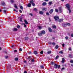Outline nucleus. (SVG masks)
<instances>
[{"label": "nucleus", "instance_id": "nucleus-31", "mask_svg": "<svg viewBox=\"0 0 73 73\" xmlns=\"http://www.w3.org/2000/svg\"><path fill=\"white\" fill-rule=\"evenodd\" d=\"M58 57H59V56L58 55L55 58L56 59H58Z\"/></svg>", "mask_w": 73, "mask_h": 73}, {"label": "nucleus", "instance_id": "nucleus-1", "mask_svg": "<svg viewBox=\"0 0 73 73\" xmlns=\"http://www.w3.org/2000/svg\"><path fill=\"white\" fill-rule=\"evenodd\" d=\"M66 6L67 8H68V9L69 11V13H71V10L70 9V6H69V4H67L66 5Z\"/></svg>", "mask_w": 73, "mask_h": 73}, {"label": "nucleus", "instance_id": "nucleus-8", "mask_svg": "<svg viewBox=\"0 0 73 73\" xmlns=\"http://www.w3.org/2000/svg\"><path fill=\"white\" fill-rule=\"evenodd\" d=\"M59 11L60 12V13H61L62 12V8L61 7H59Z\"/></svg>", "mask_w": 73, "mask_h": 73}, {"label": "nucleus", "instance_id": "nucleus-2", "mask_svg": "<svg viewBox=\"0 0 73 73\" xmlns=\"http://www.w3.org/2000/svg\"><path fill=\"white\" fill-rule=\"evenodd\" d=\"M54 68L55 69H60V65H57V64H55L54 65Z\"/></svg>", "mask_w": 73, "mask_h": 73}, {"label": "nucleus", "instance_id": "nucleus-26", "mask_svg": "<svg viewBox=\"0 0 73 73\" xmlns=\"http://www.w3.org/2000/svg\"><path fill=\"white\" fill-rule=\"evenodd\" d=\"M40 67L41 68V69H43L44 68V66L42 65H41L40 66Z\"/></svg>", "mask_w": 73, "mask_h": 73}, {"label": "nucleus", "instance_id": "nucleus-23", "mask_svg": "<svg viewBox=\"0 0 73 73\" xmlns=\"http://www.w3.org/2000/svg\"><path fill=\"white\" fill-rule=\"evenodd\" d=\"M34 53L35 54H38V53L36 51H34Z\"/></svg>", "mask_w": 73, "mask_h": 73}, {"label": "nucleus", "instance_id": "nucleus-28", "mask_svg": "<svg viewBox=\"0 0 73 73\" xmlns=\"http://www.w3.org/2000/svg\"><path fill=\"white\" fill-rule=\"evenodd\" d=\"M48 4H49V5H51V4H52V2H49L48 3Z\"/></svg>", "mask_w": 73, "mask_h": 73}, {"label": "nucleus", "instance_id": "nucleus-41", "mask_svg": "<svg viewBox=\"0 0 73 73\" xmlns=\"http://www.w3.org/2000/svg\"><path fill=\"white\" fill-rule=\"evenodd\" d=\"M28 39V37H26L25 38V40H27Z\"/></svg>", "mask_w": 73, "mask_h": 73}, {"label": "nucleus", "instance_id": "nucleus-62", "mask_svg": "<svg viewBox=\"0 0 73 73\" xmlns=\"http://www.w3.org/2000/svg\"><path fill=\"white\" fill-rule=\"evenodd\" d=\"M14 52H17V50H14Z\"/></svg>", "mask_w": 73, "mask_h": 73}, {"label": "nucleus", "instance_id": "nucleus-27", "mask_svg": "<svg viewBox=\"0 0 73 73\" xmlns=\"http://www.w3.org/2000/svg\"><path fill=\"white\" fill-rule=\"evenodd\" d=\"M15 61H18V60H19V59H18V58H15Z\"/></svg>", "mask_w": 73, "mask_h": 73}, {"label": "nucleus", "instance_id": "nucleus-53", "mask_svg": "<svg viewBox=\"0 0 73 73\" xmlns=\"http://www.w3.org/2000/svg\"><path fill=\"white\" fill-rule=\"evenodd\" d=\"M30 15H31V16H33V15H32V14L31 13H30L29 14Z\"/></svg>", "mask_w": 73, "mask_h": 73}, {"label": "nucleus", "instance_id": "nucleus-54", "mask_svg": "<svg viewBox=\"0 0 73 73\" xmlns=\"http://www.w3.org/2000/svg\"><path fill=\"white\" fill-rule=\"evenodd\" d=\"M63 69H65V68L64 67L62 68L61 69L62 71V70H63Z\"/></svg>", "mask_w": 73, "mask_h": 73}, {"label": "nucleus", "instance_id": "nucleus-11", "mask_svg": "<svg viewBox=\"0 0 73 73\" xmlns=\"http://www.w3.org/2000/svg\"><path fill=\"white\" fill-rule=\"evenodd\" d=\"M38 35L39 36H42V34L41 33V32H40V33H38Z\"/></svg>", "mask_w": 73, "mask_h": 73}, {"label": "nucleus", "instance_id": "nucleus-63", "mask_svg": "<svg viewBox=\"0 0 73 73\" xmlns=\"http://www.w3.org/2000/svg\"><path fill=\"white\" fill-rule=\"evenodd\" d=\"M29 54H31V52H29Z\"/></svg>", "mask_w": 73, "mask_h": 73}, {"label": "nucleus", "instance_id": "nucleus-6", "mask_svg": "<svg viewBox=\"0 0 73 73\" xmlns=\"http://www.w3.org/2000/svg\"><path fill=\"white\" fill-rule=\"evenodd\" d=\"M53 12V9H51V10H50L49 11V13H50V14L52 13Z\"/></svg>", "mask_w": 73, "mask_h": 73}, {"label": "nucleus", "instance_id": "nucleus-52", "mask_svg": "<svg viewBox=\"0 0 73 73\" xmlns=\"http://www.w3.org/2000/svg\"><path fill=\"white\" fill-rule=\"evenodd\" d=\"M3 11L4 13H6V12L7 11V10H4Z\"/></svg>", "mask_w": 73, "mask_h": 73}, {"label": "nucleus", "instance_id": "nucleus-46", "mask_svg": "<svg viewBox=\"0 0 73 73\" xmlns=\"http://www.w3.org/2000/svg\"><path fill=\"white\" fill-rule=\"evenodd\" d=\"M32 4L33 6H35V4L34 3H32Z\"/></svg>", "mask_w": 73, "mask_h": 73}, {"label": "nucleus", "instance_id": "nucleus-34", "mask_svg": "<svg viewBox=\"0 0 73 73\" xmlns=\"http://www.w3.org/2000/svg\"><path fill=\"white\" fill-rule=\"evenodd\" d=\"M5 58L6 59H7V58H8V56H5Z\"/></svg>", "mask_w": 73, "mask_h": 73}, {"label": "nucleus", "instance_id": "nucleus-43", "mask_svg": "<svg viewBox=\"0 0 73 73\" xmlns=\"http://www.w3.org/2000/svg\"><path fill=\"white\" fill-rule=\"evenodd\" d=\"M34 11H37V9L36 8L34 9Z\"/></svg>", "mask_w": 73, "mask_h": 73}, {"label": "nucleus", "instance_id": "nucleus-50", "mask_svg": "<svg viewBox=\"0 0 73 73\" xmlns=\"http://www.w3.org/2000/svg\"><path fill=\"white\" fill-rule=\"evenodd\" d=\"M19 51H22V49L21 48H19Z\"/></svg>", "mask_w": 73, "mask_h": 73}, {"label": "nucleus", "instance_id": "nucleus-49", "mask_svg": "<svg viewBox=\"0 0 73 73\" xmlns=\"http://www.w3.org/2000/svg\"><path fill=\"white\" fill-rule=\"evenodd\" d=\"M46 13V15L48 16L49 15V13Z\"/></svg>", "mask_w": 73, "mask_h": 73}, {"label": "nucleus", "instance_id": "nucleus-7", "mask_svg": "<svg viewBox=\"0 0 73 73\" xmlns=\"http://www.w3.org/2000/svg\"><path fill=\"white\" fill-rule=\"evenodd\" d=\"M43 6H45V5H46V2H43L42 4Z\"/></svg>", "mask_w": 73, "mask_h": 73}, {"label": "nucleus", "instance_id": "nucleus-5", "mask_svg": "<svg viewBox=\"0 0 73 73\" xmlns=\"http://www.w3.org/2000/svg\"><path fill=\"white\" fill-rule=\"evenodd\" d=\"M48 30L50 32H52V30L49 27L48 28Z\"/></svg>", "mask_w": 73, "mask_h": 73}, {"label": "nucleus", "instance_id": "nucleus-20", "mask_svg": "<svg viewBox=\"0 0 73 73\" xmlns=\"http://www.w3.org/2000/svg\"><path fill=\"white\" fill-rule=\"evenodd\" d=\"M38 29H42V27L41 26H38Z\"/></svg>", "mask_w": 73, "mask_h": 73}, {"label": "nucleus", "instance_id": "nucleus-17", "mask_svg": "<svg viewBox=\"0 0 73 73\" xmlns=\"http://www.w3.org/2000/svg\"><path fill=\"white\" fill-rule=\"evenodd\" d=\"M52 28H54V29H56V26L55 25H52Z\"/></svg>", "mask_w": 73, "mask_h": 73}, {"label": "nucleus", "instance_id": "nucleus-22", "mask_svg": "<svg viewBox=\"0 0 73 73\" xmlns=\"http://www.w3.org/2000/svg\"><path fill=\"white\" fill-rule=\"evenodd\" d=\"M64 60H65V59H64V58H62V60L61 61L62 62V63H64Z\"/></svg>", "mask_w": 73, "mask_h": 73}, {"label": "nucleus", "instance_id": "nucleus-56", "mask_svg": "<svg viewBox=\"0 0 73 73\" xmlns=\"http://www.w3.org/2000/svg\"><path fill=\"white\" fill-rule=\"evenodd\" d=\"M13 11H15V12H18L17 11H16V9H14Z\"/></svg>", "mask_w": 73, "mask_h": 73}, {"label": "nucleus", "instance_id": "nucleus-40", "mask_svg": "<svg viewBox=\"0 0 73 73\" xmlns=\"http://www.w3.org/2000/svg\"><path fill=\"white\" fill-rule=\"evenodd\" d=\"M47 53H48V54H50V53H51V51H50L48 52Z\"/></svg>", "mask_w": 73, "mask_h": 73}, {"label": "nucleus", "instance_id": "nucleus-59", "mask_svg": "<svg viewBox=\"0 0 73 73\" xmlns=\"http://www.w3.org/2000/svg\"><path fill=\"white\" fill-rule=\"evenodd\" d=\"M71 37H73V34H72L71 35Z\"/></svg>", "mask_w": 73, "mask_h": 73}, {"label": "nucleus", "instance_id": "nucleus-35", "mask_svg": "<svg viewBox=\"0 0 73 73\" xmlns=\"http://www.w3.org/2000/svg\"><path fill=\"white\" fill-rule=\"evenodd\" d=\"M23 25H24V27H25V28H26V27H27V25H25V24L23 23Z\"/></svg>", "mask_w": 73, "mask_h": 73}, {"label": "nucleus", "instance_id": "nucleus-42", "mask_svg": "<svg viewBox=\"0 0 73 73\" xmlns=\"http://www.w3.org/2000/svg\"><path fill=\"white\" fill-rule=\"evenodd\" d=\"M2 5H5V4L4 3H2Z\"/></svg>", "mask_w": 73, "mask_h": 73}, {"label": "nucleus", "instance_id": "nucleus-10", "mask_svg": "<svg viewBox=\"0 0 73 73\" xmlns=\"http://www.w3.org/2000/svg\"><path fill=\"white\" fill-rule=\"evenodd\" d=\"M34 3V1L33 0H31L30 1V3H31V4H33V3Z\"/></svg>", "mask_w": 73, "mask_h": 73}, {"label": "nucleus", "instance_id": "nucleus-3", "mask_svg": "<svg viewBox=\"0 0 73 73\" xmlns=\"http://www.w3.org/2000/svg\"><path fill=\"white\" fill-rule=\"evenodd\" d=\"M54 19L55 20V21H58V19H59V17H58V16H56L54 17Z\"/></svg>", "mask_w": 73, "mask_h": 73}, {"label": "nucleus", "instance_id": "nucleus-61", "mask_svg": "<svg viewBox=\"0 0 73 73\" xmlns=\"http://www.w3.org/2000/svg\"><path fill=\"white\" fill-rule=\"evenodd\" d=\"M24 73H27V72L26 71H25L24 72Z\"/></svg>", "mask_w": 73, "mask_h": 73}, {"label": "nucleus", "instance_id": "nucleus-12", "mask_svg": "<svg viewBox=\"0 0 73 73\" xmlns=\"http://www.w3.org/2000/svg\"><path fill=\"white\" fill-rule=\"evenodd\" d=\"M24 22L26 24H28V22H27V21L26 20H24Z\"/></svg>", "mask_w": 73, "mask_h": 73}, {"label": "nucleus", "instance_id": "nucleus-38", "mask_svg": "<svg viewBox=\"0 0 73 73\" xmlns=\"http://www.w3.org/2000/svg\"><path fill=\"white\" fill-rule=\"evenodd\" d=\"M40 54H43V51H41L40 52Z\"/></svg>", "mask_w": 73, "mask_h": 73}, {"label": "nucleus", "instance_id": "nucleus-4", "mask_svg": "<svg viewBox=\"0 0 73 73\" xmlns=\"http://www.w3.org/2000/svg\"><path fill=\"white\" fill-rule=\"evenodd\" d=\"M40 33H42V35H44V34L45 33V31H42L40 32Z\"/></svg>", "mask_w": 73, "mask_h": 73}, {"label": "nucleus", "instance_id": "nucleus-37", "mask_svg": "<svg viewBox=\"0 0 73 73\" xmlns=\"http://www.w3.org/2000/svg\"><path fill=\"white\" fill-rule=\"evenodd\" d=\"M66 25H68V26H69V25H70V24L69 23H66Z\"/></svg>", "mask_w": 73, "mask_h": 73}, {"label": "nucleus", "instance_id": "nucleus-44", "mask_svg": "<svg viewBox=\"0 0 73 73\" xmlns=\"http://www.w3.org/2000/svg\"><path fill=\"white\" fill-rule=\"evenodd\" d=\"M59 53L61 54H62V53H63V52L62 51H60V52H59Z\"/></svg>", "mask_w": 73, "mask_h": 73}, {"label": "nucleus", "instance_id": "nucleus-29", "mask_svg": "<svg viewBox=\"0 0 73 73\" xmlns=\"http://www.w3.org/2000/svg\"><path fill=\"white\" fill-rule=\"evenodd\" d=\"M52 44L53 46H54L56 44V43H55L54 42H53V43H52Z\"/></svg>", "mask_w": 73, "mask_h": 73}, {"label": "nucleus", "instance_id": "nucleus-36", "mask_svg": "<svg viewBox=\"0 0 73 73\" xmlns=\"http://www.w3.org/2000/svg\"><path fill=\"white\" fill-rule=\"evenodd\" d=\"M22 19H23V18H20V21H21V22H22V21H22Z\"/></svg>", "mask_w": 73, "mask_h": 73}, {"label": "nucleus", "instance_id": "nucleus-58", "mask_svg": "<svg viewBox=\"0 0 73 73\" xmlns=\"http://www.w3.org/2000/svg\"><path fill=\"white\" fill-rule=\"evenodd\" d=\"M19 11L20 12V13H22V11H21V10H19Z\"/></svg>", "mask_w": 73, "mask_h": 73}, {"label": "nucleus", "instance_id": "nucleus-30", "mask_svg": "<svg viewBox=\"0 0 73 73\" xmlns=\"http://www.w3.org/2000/svg\"><path fill=\"white\" fill-rule=\"evenodd\" d=\"M55 11L56 12H57V13H58V9H56Z\"/></svg>", "mask_w": 73, "mask_h": 73}, {"label": "nucleus", "instance_id": "nucleus-60", "mask_svg": "<svg viewBox=\"0 0 73 73\" xmlns=\"http://www.w3.org/2000/svg\"><path fill=\"white\" fill-rule=\"evenodd\" d=\"M69 50H72V49H71V48H69Z\"/></svg>", "mask_w": 73, "mask_h": 73}, {"label": "nucleus", "instance_id": "nucleus-39", "mask_svg": "<svg viewBox=\"0 0 73 73\" xmlns=\"http://www.w3.org/2000/svg\"><path fill=\"white\" fill-rule=\"evenodd\" d=\"M65 39H66V40H68V36H66V37H65Z\"/></svg>", "mask_w": 73, "mask_h": 73}, {"label": "nucleus", "instance_id": "nucleus-14", "mask_svg": "<svg viewBox=\"0 0 73 73\" xmlns=\"http://www.w3.org/2000/svg\"><path fill=\"white\" fill-rule=\"evenodd\" d=\"M59 47V46L58 45H56L55 47V48L56 49H57Z\"/></svg>", "mask_w": 73, "mask_h": 73}, {"label": "nucleus", "instance_id": "nucleus-15", "mask_svg": "<svg viewBox=\"0 0 73 73\" xmlns=\"http://www.w3.org/2000/svg\"><path fill=\"white\" fill-rule=\"evenodd\" d=\"M63 21V19H60L58 21V22L59 23H60V22H61V21Z\"/></svg>", "mask_w": 73, "mask_h": 73}, {"label": "nucleus", "instance_id": "nucleus-55", "mask_svg": "<svg viewBox=\"0 0 73 73\" xmlns=\"http://www.w3.org/2000/svg\"><path fill=\"white\" fill-rule=\"evenodd\" d=\"M64 45H65V44H62V46L63 47H64Z\"/></svg>", "mask_w": 73, "mask_h": 73}, {"label": "nucleus", "instance_id": "nucleus-64", "mask_svg": "<svg viewBox=\"0 0 73 73\" xmlns=\"http://www.w3.org/2000/svg\"><path fill=\"white\" fill-rule=\"evenodd\" d=\"M44 1H45L48 2V0H44Z\"/></svg>", "mask_w": 73, "mask_h": 73}, {"label": "nucleus", "instance_id": "nucleus-45", "mask_svg": "<svg viewBox=\"0 0 73 73\" xmlns=\"http://www.w3.org/2000/svg\"><path fill=\"white\" fill-rule=\"evenodd\" d=\"M31 60V62H35V60H34V59H33L32 60Z\"/></svg>", "mask_w": 73, "mask_h": 73}, {"label": "nucleus", "instance_id": "nucleus-16", "mask_svg": "<svg viewBox=\"0 0 73 73\" xmlns=\"http://www.w3.org/2000/svg\"><path fill=\"white\" fill-rule=\"evenodd\" d=\"M68 57H70V58H72V54H69Z\"/></svg>", "mask_w": 73, "mask_h": 73}, {"label": "nucleus", "instance_id": "nucleus-32", "mask_svg": "<svg viewBox=\"0 0 73 73\" xmlns=\"http://www.w3.org/2000/svg\"><path fill=\"white\" fill-rule=\"evenodd\" d=\"M20 8H21L22 10L23 9V6H21L20 7Z\"/></svg>", "mask_w": 73, "mask_h": 73}, {"label": "nucleus", "instance_id": "nucleus-18", "mask_svg": "<svg viewBox=\"0 0 73 73\" xmlns=\"http://www.w3.org/2000/svg\"><path fill=\"white\" fill-rule=\"evenodd\" d=\"M62 26H63V27H66V24L65 23H63L62 24Z\"/></svg>", "mask_w": 73, "mask_h": 73}, {"label": "nucleus", "instance_id": "nucleus-48", "mask_svg": "<svg viewBox=\"0 0 73 73\" xmlns=\"http://www.w3.org/2000/svg\"><path fill=\"white\" fill-rule=\"evenodd\" d=\"M17 27V28H20V26L19 25H18Z\"/></svg>", "mask_w": 73, "mask_h": 73}, {"label": "nucleus", "instance_id": "nucleus-24", "mask_svg": "<svg viewBox=\"0 0 73 73\" xmlns=\"http://www.w3.org/2000/svg\"><path fill=\"white\" fill-rule=\"evenodd\" d=\"M31 3H29L27 7H31Z\"/></svg>", "mask_w": 73, "mask_h": 73}, {"label": "nucleus", "instance_id": "nucleus-33", "mask_svg": "<svg viewBox=\"0 0 73 73\" xmlns=\"http://www.w3.org/2000/svg\"><path fill=\"white\" fill-rule=\"evenodd\" d=\"M29 59V61H30V60H31V57L30 56H29L27 58V59Z\"/></svg>", "mask_w": 73, "mask_h": 73}, {"label": "nucleus", "instance_id": "nucleus-13", "mask_svg": "<svg viewBox=\"0 0 73 73\" xmlns=\"http://www.w3.org/2000/svg\"><path fill=\"white\" fill-rule=\"evenodd\" d=\"M42 10H43V11H47V9L43 8L42 9Z\"/></svg>", "mask_w": 73, "mask_h": 73}, {"label": "nucleus", "instance_id": "nucleus-47", "mask_svg": "<svg viewBox=\"0 0 73 73\" xmlns=\"http://www.w3.org/2000/svg\"><path fill=\"white\" fill-rule=\"evenodd\" d=\"M51 64H52V65H53L54 64V63L53 62H51Z\"/></svg>", "mask_w": 73, "mask_h": 73}, {"label": "nucleus", "instance_id": "nucleus-51", "mask_svg": "<svg viewBox=\"0 0 73 73\" xmlns=\"http://www.w3.org/2000/svg\"><path fill=\"white\" fill-rule=\"evenodd\" d=\"M70 62L71 63H73V60H71L70 61Z\"/></svg>", "mask_w": 73, "mask_h": 73}, {"label": "nucleus", "instance_id": "nucleus-25", "mask_svg": "<svg viewBox=\"0 0 73 73\" xmlns=\"http://www.w3.org/2000/svg\"><path fill=\"white\" fill-rule=\"evenodd\" d=\"M14 7L16 8V9H18V8H17V6L15 4L14 5Z\"/></svg>", "mask_w": 73, "mask_h": 73}, {"label": "nucleus", "instance_id": "nucleus-21", "mask_svg": "<svg viewBox=\"0 0 73 73\" xmlns=\"http://www.w3.org/2000/svg\"><path fill=\"white\" fill-rule=\"evenodd\" d=\"M64 60H65V59H64V58H62V60L61 61L62 62V63H64Z\"/></svg>", "mask_w": 73, "mask_h": 73}, {"label": "nucleus", "instance_id": "nucleus-9", "mask_svg": "<svg viewBox=\"0 0 73 73\" xmlns=\"http://www.w3.org/2000/svg\"><path fill=\"white\" fill-rule=\"evenodd\" d=\"M13 31H14V32H16L17 31L18 29H17V28H14L13 29Z\"/></svg>", "mask_w": 73, "mask_h": 73}, {"label": "nucleus", "instance_id": "nucleus-57", "mask_svg": "<svg viewBox=\"0 0 73 73\" xmlns=\"http://www.w3.org/2000/svg\"><path fill=\"white\" fill-rule=\"evenodd\" d=\"M11 2L12 3L13 2V0H11Z\"/></svg>", "mask_w": 73, "mask_h": 73}, {"label": "nucleus", "instance_id": "nucleus-19", "mask_svg": "<svg viewBox=\"0 0 73 73\" xmlns=\"http://www.w3.org/2000/svg\"><path fill=\"white\" fill-rule=\"evenodd\" d=\"M39 13H40V14L41 15H42V14H43V12H42V11H40Z\"/></svg>", "mask_w": 73, "mask_h": 73}]
</instances>
